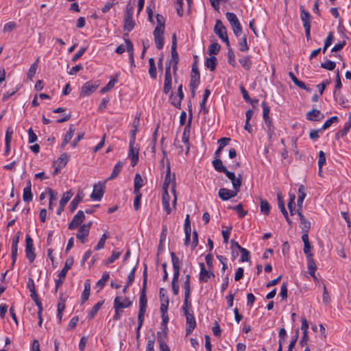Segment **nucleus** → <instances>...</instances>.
Here are the masks:
<instances>
[{
  "mask_svg": "<svg viewBox=\"0 0 351 351\" xmlns=\"http://www.w3.org/2000/svg\"><path fill=\"white\" fill-rule=\"evenodd\" d=\"M319 175L321 176L322 168L326 163V154L323 151H319L318 154Z\"/></svg>",
  "mask_w": 351,
  "mask_h": 351,
  "instance_id": "nucleus-52",
  "label": "nucleus"
},
{
  "mask_svg": "<svg viewBox=\"0 0 351 351\" xmlns=\"http://www.w3.org/2000/svg\"><path fill=\"white\" fill-rule=\"evenodd\" d=\"M154 42L158 49H162L164 46V32L159 29H154Z\"/></svg>",
  "mask_w": 351,
  "mask_h": 351,
  "instance_id": "nucleus-14",
  "label": "nucleus"
},
{
  "mask_svg": "<svg viewBox=\"0 0 351 351\" xmlns=\"http://www.w3.org/2000/svg\"><path fill=\"white\" fill-rule=\"evenodd\" d=\"M221 47L217 43H212L208 49L210 56L217 55L220 51Z\"/></svg>",
  "mask_w": 351,
  "mask_h": 351,
  "instance_id": "nucleus-53",
  "label": "nucleus"
},
{
  "mask_svg": "<svg viewBox=\"0 0 351 351\" xmlns=\"http://www.w3.org/2000/svg\"><path fill=\"white\" fill-rule=\"evenodd\" d=\"M133 13L134 8L127 6L124 15L123 29L124 31H127L128 32H131L135 25L134 21L132 19Z\"/></svg>",
  "mask_w": 351,
  "mask_h": 351,
  "instance_id": "nucleus-3",
  "label": "nucleus"
},
{
  "mask_svg": "<svg viewBox=\"0 0 351 351\" xmlns=\"http://www.w3.org/2000/svg\"><path fill=\"white\" fill-rule=\"evenodd\" d=\"M336 66V63L331 60H327L325 62L321 64V67L329 71H332Z\"/></svg>",
  "mask_w": 351,
  "mask_h": 351,
  "instance_id": "nucleus-64",
  "label": "nucleus"
},
{
  "mask_svg": "<svg viewBox=\"0 0 351 351\" xmlns=\"http://www.w3.org/2000/svg\"><path fill=\"white\" fill-rule=\"evenodd\" d=\"M20 234H21L20 232H17L16 236L12 239V253H11L12 259V266L14 265V263L16 262V260L17 252H18V244H19V235H20Z\"/></svg>",
  "mask_w": 351,
  "mask_h": 351,
  "instance_id": "nucleus-19",
  "label": "nucleus"
},
{
  "mask_svg": "<svg viewBox=\"0 0 351 351\" xmlns=\"http://www.w3.org/2000/svg\"><path fill=\"white\" fill-rule=\"evenodd\" d=\"M89 232L86 231V230L80 228L76 237L79 239L82 243H85L87 241V237L88 236Z\"/></svg>",
  "mask_w": 351,
  "mask_h": 351,
  "instance_id": "nucleus-46",
  "label": "nucleus"
},
{
  "mask_svg": "<svg viewBox=\"0 0 351 351\" xmlns=\"http://www.w3.org/2000/svg\"><path fill=\"white\" fill-rule=\"evenodd\" d=\"M263 119H264V121L268 128L267 134H268L269 138H271L272 137L273 134H274L275 128L273 125L271 119H270L269 117L267 118H264Z\"/></svg>",
  "mask_w": 351,
  "mask_h": 351,
  "instance_id": "nucleus-48",
  "label": "nucleus"
},
{
  "mask_svg": "<svg viewBox=\"0 0 351 351\" xmlns=\"http://www.w3.org/2000/svg\"><path fill=\"white\" fill-rule=\"evenodd\" d=\"M149 73L152 78L156 79V67L155 65V62L154 58H149Z\"/></svg>",
  "mask_w": 351,
  "mask_h": 351,
  "instance_id": "nucleus-49",
  "label": "nucleus"
},
{
  "mask_svg": "<svg viewBox=\"0 0 351 351\" xmlns=\"http://www.w3.org/2000/svg\"><path fill=\"white\" fill-rule=\"evenodd\" d=\"M169 200L170 197L168 193V191L166 189L162 191V204L164 210L166 211L167 215H169L171 213V208L169 206Z\"/></svg>",
  "mask_w": 351,
  "mask_h": 351,
  "instance_id": "nucleus-25",
  "label": "nucleus"
},
{
  "mask_svg": "<svg viewBox=\"0 0 351 351\" xmlns=\"http://www.w3.org/2000/svg\"><path fill=\"white\" fill-rule=\"evenodd\" d=\"M171 258L173 269V277L172 281L178 282L180 276V260L174 252H171Z\"/></svg>",
  "mask_w": 351,
  "mask_h": 351,
  "instance_id": "nucleus-10",
  "label": "nucleus"
},
{
  "mask_svg": "<svg viewBox=\"0 0 351 351\" xmlns=\"http://www.w3.org/2000/svg\"><path fill=\"white\" fill-rule=\"evenodd\" d=\"M144 185L143 180L139 173H136L134 177V193L140 192V189Z\"/></svg>",
  "mask_w": 351,
  "mask_h": 351,
  "instance_id": "nucleus-30",
  "label": "nucleus"
},
{
  "mask_svg": "<svg viewBox=\"0 0 351 351\" xmlns=\"http://www.w3.org/2000/svg\"><path fill=\"white\" fill-rule=\"evenodd\" d=\"M199 78H200V75L198 71V69H197V66L196 65V62H195V64L192 66L191 80H190V87L191 88L193 94H195V90L199 84Z\"/></svg>",
  "mask_w": 351,
  "mask_h": 351,
  "instance_id": "nucleus-5",
  "label": "nucleus"
},
{
  "mask_svg": "<svg viewBox=\"0 0 351 351\" xmlns=\"http://www.w3.org/2000/svg\"><path fill=\"white\" fill-rule=\"evenodd\" d=\"M226 16L235 36H240L242 32V27L237 15L233 12H228L226 13Z\"/></svg>",
  "mask_w": 351,
  "mask_h": 351,
  "instance_id": "nucleus-1",
  "label": "nucleus"
},
{
  "mask_svg": "<svg viewBox=\"0 0 351 351\" xmlns=\"http://www.w3.org/2000/svg\"><path fill=\"white\" fill-rule=\"evenodd\" d=\"M65 308V300L62 298V297H60L58 303V313L57 317L59 319V322L60 323L62 317V313Z\"/></svg>",
  "mask_w": 351,
  "mask_h": 351,
  "instance_id": "nucleus-39",
  "label": "nucleus"
},
{
  "mask_svg": "<svg viewBox=\"0 0 351 351\" xmlns=\"http://www.w3.org/2000/svg\"><path fill=\"white\" fill-rule=\"evenodd\" d=\"M226 176L231 180L233 189L236 190H240V187L241 186L242 182V176L241 175H239V176L237 178L235 176L234 173L226 171L225 173Z\"/></svg>",
  "mask_w": 351,
  "mask_h": 351,
  "instance_id": "nucleus-13",
  "label": "nucleus"
},
{
  "mask_svg": "<svg viewBox=\"0 0 351 351\" xmlns=\"http://www.w3.org/2000/svg\"><path fill=\"white\" fill-rule=\"evenodd\" d=\"M139 123V119L136 117L133 122V129L130 132V141H136V134L138 131V125Z\"/></svg>",
  "mask_w": 351,
  "mask_h": 351,
  "instance_id": "nucleus-45",
  "label": "nucleus"
},
{
  "mask_svg": "<svg viewBox=\"0 0 351 351\" xmlns=\"http://www.w3.org/2000/svg\"><path fill=\"white\" fill-rule=\"evenodd\" d=\"M171 182V168H170V162L169 160H167V172L165 175V181L162 186V190L165 191V189L168 191L169 186Z\"/></svg>",
  "mask_w": 351,
  "mask_h": 351,
  "instance_id": "nucleus-31",
  "label": "nucleus"
},
{
  "mask_svg": "<svg viewBox=\"0 0 351 351\" xmlns=\"http://www.w3.org/2000/svg\"><path fill=\"white\" fill-rule=\"evenodd\" d=\"M300 17L301 20L303 23V26L304 27H311V15L309 12L304 10V6H300Z\"/></svg>",
  "mask_w": 351,
  "mask_h": 351,
  "instance_id": "nucleus-23",
  "label": "nucleus"
},
{
  "mask_svg": "<svg viewBox=\"0 0 351 351\" xmlns=\"http://www.w3.org/2000/svg\"><path fill=\"white\" fill-rule=\"evenodd\" d=\"M128 36V34H124V40L126 44V50L129 53V60L131 65L134 64V47L132 43L130 41L129 38H127Z\"/></svg>",
  "mask_w": 351,
  "mask_h": 351,
  "instance_id": "nucleus-20",
  "label": "nucleus"
},
{
  "mask_svg": "<svg viewBox=\"0 0 351 351\" xmlns=\"http://www.w3.org/2000/svg\"><path fill=\"white\" fill-rule=\"evenodd\" d=\"M123 166V162H121V161H119L114 167L113 168V171L110 175V176L109 177V180H113L115 178H117L118 176V175L119 174V173L121 171V169H122V167Z\"/></svg>",
  "mask_w": 351,
  "mask_h": 351,
  "instance_id": "nucleus-42",
  "label": "nucleus"
},
{
  "mask_svg": "<svg viewBox=\"0 0 351 351\" xmlns=\"http://www.w3.org/2000/svg\"><path fill=\"white\" fill-rule=\"evenodd\" d=\"M114 303L117 307L121 308H128L132 305V302L129 298L122 300L121 297L117 296L114 300Z\"/></svg>",
  "mask_w": 351,
  "mask_h": 351,
  "instance_id": "nucleus-26",
  "label": "nucleus"
},
{
  "mask_svg": "<svg viewBox=\"0 0 351 351\" xmlns=\"http://www.w3.org/2000/svg\"><path fill=\"white\" fill-rule=\"evenodd\" d=\"M351 128V113H349L348 114V120L346 122L343 128L341 130H339L337 133V136H340L341 137L344 136L348 134L350 129Z\"/></svg>",
  "mask_w": 351,
  "mask_h": 351,
  "instance_id": "nucleus-36",
  "label": "nucleus"
},
{
  "mask_svg": "<svg viewBox=\"0 0 351 351\" xmlns=\"http://www.w3.org/2000/svg\"><path fill=\"white\" fill-rule=\"evenodd\" d=\"M277 199H278V208H280L281 213H282L283 215H287V213H288L285 208L283 197L280 193H278L277 194Z\"/></svg>",
  "mask_w": 351,
  "mask_h": 351,
  "instance_id": "nucleus-50",
  "label": "nucleus"
},
{
  "mask_svg": "<svg viewBox=\"0 0 351 351\" xmlns=\"http://www.w3.org/2000/svg\"><path fill=\"white\" fill-rule=\"evenodd\" d=\"M110 278L109 272H104L102 275L101 278L97 282V286L99 287L100 289H101L106 285V282Z\"/></svg>",
  "mask_w": 351,
  "mask_h": 351,
  "instance_id": "nucleus-57",
  "label": "nucleus"
},
{
  "mask_svg": "<svg viewBox=\"0 0 351 351\" xmlns=\"http://www.w3.org/2000/svg\"><path fill=\"white\" fill-rule=\"evenodd\" d=\"M99 86V84L95 82H87L82 87L80 97H86L93 93Z\"/></svg>",
  "mask_w": 351,
  "mask_h": 351,
  "instance_id": "nucleus-6",
  "label": "nucleus"
},
{
  "mask_svg": "<svg viewBox=\"0 0 351 351\" xmlns=\"http://www.w3.org/2000/svg\"><path fill=\"white\" fill-rule=\"evenodd\" d=\"M228 208L235 210L239 218H243L247 213V212L243 209L242 204H239L234 206H228Z\"/></svg>",
  "mask_w": 351,
  "mask_h": 351,
  "instance_id": "nucleus-41",
  "label": "nucleus"
},
{
  "mask_svg": "<svg viewBox=\"0 0 351 351\" xmlns=\"http://www.w3.org/2000/svg\"><path fill=\"white\" fill-rule=\"evenodd\" d=\"M333 95H334V98L335 99V101L341 106H342L343 107L346 108V104L347 103V100L346 99L341 95V93L337 90H335L334 92H333Z\"/></svg>",
  "mask_w": 351,
  "mask_h": 351,
  "instance_id": "nucleus-40",
  "label": "nucleus"
},
{
  "mask_svg": "<svg viewBox=\"0 0 351 351\" xmlns=\"http://www.w3.org/2000/svg\"><path fill=\"white\" fill-rule=\"evenodd\" d=\"M228 62L232 66H236L235 56L233 50L230 47L228 50Z\"/></svg>",
  "mask_w": 351,
  "mask_h": 351,
  "instance_id": "nucleus-63",
  "label": "nucleus"
},
{
  "mask_svg": "<svg viewBox=\"0 0 351 351\" xmlns=\"http://www.w3.org/2000/svg\"><path fill=\"white\" fill-rule=\"evenodd\" d=\"M33 194L32 193V184L31 181L27 182L26 186L23 189V199L25 202L29 203L32 201Z\"/></svg>",
  "mask_w": 351,
  "mask_h": 351,
  "instance_id": "nucleus-21",
  "label": "nucleus"
},
{
  "mask_svg": "<svg viewBox=\"0 0 351 351\" xmlns=\"http://www.w3.org/2000/svg\"><path fill=\"white\" fill-rule=\"evenodd\" d=\"M68 160H69V156H68L67 154L64 153V154H61V156L58 158V159L57 160L58 165L60 167V169H62V167H64L68 162Z\"/></svg>",
  "mask_w": 351,
  "mask_h": 351,
  "instance_id": "nucleus-55",
  "label": "nucleus"
},
{
  "mask_svg": "<svg viewBox=\"0 0 351 351\" xmlns=\"http://www.w3.org/2000/svg\"><path fill=\"white\" fill-rule=\"evenodd\" d=\"M297 213L300 217V227L302 229V232H308L311 228L310 221L307 219H306V217L302 215V212L300 211V210H297Z\"/></svg>",
  "mask_w": 351,
  "mask_h": 351,
  "instance_id": "nucleus-22",
  "label": "nucleus"
},
{
  "mask_svg": "<svg viewBox=\"0 0 351 351\" xmlns=\"http://www.w3.org/2000/svg\"><path fill=\"white\" fill-rule=\"evenodd\" d=\"M191 119L189 120L188 125L184 128V132L182 136V142L186 145V154H188L190 149L189 145V134H190V124H191Z\"/></svg>",
  "mask_w": 351,
  "mask_h": 351,
  "instance_id": "nucleus-24",
  "label": "nucleus"
},
{
  "mask_svg": "<svg viewBox=\"0 0 351 351\" xmlns=\"http://www.w3.org/2000/svg\"><path fill=\"white\" fill-rule=\"evenodd\" d=\"M270 205L269 202L265 199L261 200V211L265 215H269L270 212Z\"/></svg>",
  "mask_w": 351,
  "mask_h": 351,
  "instance_id": "nucleus-56",
  "label": "nucleus"
},
{
  "mask_svg": "<svg viewBox=\"0 0 351 351\" xmlns=\"http://www.w3.org/2000/svg\"><path fill=\"white\" fill-rule=\"evenodd\" d=\"M217 63V60L216 57L212 56L209 58H207L205 61V66L210 69V71H214L215 70L216 66Z\"/></svg>",
  "mask_w": 351,
  "mask_h": 351,
  "instance_id": "nucleus-37",
  "label": "nucleus"
},
{
  "mask_svg": "<svg viewBox=\"0 0 351 351\" xmlns=\"http://www.w3.org/2000/svg\"><path fill=\"white\" fill-rule=\"evenodd\" d=\"M182 99L174 95L173 93H171L169 97L171 104L178 108H180Z\"/></svg>",
  "mask_w": 351,
  "mask_h": 351,
  "instance_id": "nucleus-54",
  "label": "nucleus"
},
{
  "mask_svg": "<svg viewBox=\"0 0 351 351\" xmlns=\"http://www.w3.org/2000/svg\"><path fill=\"white\" fill-rule=\"evenodd\" d=\"M171 59L170 62L166 64V66L169 65V64H171V62L178 64L179 56H178V53L177 51L176 48H174V47L171 48Z\"/></svg>",
  "mask_w": 351,
  "mask_h": 351,
  "instance_id": "nucleus-61",
  "label": "nucleus"
},
{
  "mask_svg": "<svg viewBox=\"0 0 351 351\" xmlns=\"http://www.w3.org/2000/svg\"><path fill=\"white\" fill-rule=\"evenodd\" d=\"M171 75L170 71V64L166 66L165 83L163 91L165 94H168L171 88Z\"/></svg>",
  "mask_w": 351,
  "mask_h": 351,
  "instance_id": "nucleus-15",
  "label": "nucleus"
},
{
  "mask_svg": "<svg viewBox=\"0 0 351 351\" xmlns=\"http://www.w3.org/2000/svg\"><path fill=\"white\" fill-rule=\"evenodd\" d=\"M117 78H118V75H116L113 78L110 79V80L108 82V83L101 89L100 92L101 93H105L109 91L110 90H111L114 87L115 84L117 82V80H118Z\"/></svg>",
  "mask_w": 351,
  "mask_h": 351,
  "instance_id": "nucleus-44",
  "label": "nucleus"
},
{
  "mask_svg": "<svg viewBox=\"0 0 351 351\" xmlns=\"http://www.w3.org/2000/svg\"><path fill=\"white\" fill-rule=\"evenodd\" d=\"M339 121V118L337 116H334L328 119L325 121L322 127L321 128L322 130H325L328 129L332 123H337Z\"/></svg>",
  "mask_w": 351,
  "mask_h": 351,
  "instance_id": "nucleus-59",
  "label": "nucleus"
},
{
  "mask_svg": "<svg viewBox=\"0 0 351 351\" xmlns=\"http://www.w3.org/2000/svg\"><path fill=\"white\" fill-rule=\"evenodd\" d=\"M85 219L84 213L82 210H78L77 214L73 217L71 221L69 223L68 228L73 230L80 226Z\"/></svg>",
  "mask_w": 351,
  "mask_h": 351,
  "instance_id": "nucleus-11",
  "label": "nucleus"
},
{
  "mask_svg": "<svg viewBox=\"0 0 351 351\" xmlns=\"http://www.w3.org/2000/svg\"><path fill=\"white\" fill-rule=\"evenodd\" d=\"M184 316L186 321V335L188 336L191 334L196 327V321L193 313H187Z\"/></svg>",
  "mask_w": 351,
  "mask_h": 351,
  "instance_id": "nucleus-12",
  "label": "nucleus"
},
{
  "mask_svg": "<svg viewBox=\"0 0 351 351\" xmlns=\"http://www.w3.org/2000/svg\"><path fill=\"white\" fill-rule=\"evenodd\" d=\"M156 21H157V26L155 27V29H159L160 31H165V19L163 17L162 15L157 14L156 16Z\"/></svg>",
  "mask_w": 351,
  "mask_h": 351,
  "instance_id": "nucleus-51",
  "label": "nucleus"
},
{
  "mask_svg": "<svg viewBox=\"0 0 351 351\" xmlns=\"http://www.w3.org/2000/svg\"><path fill=\"white\" fill-rule=\"evenodd\" d=\"M213 165L214 169L218 172L225 173L227 171L226 167L223 166V162L220 158H215L213 160Z\"/></svg>",
  "mask_w": 351,
  "mask_h": 351,
  "instance_id": "nucleus-34",
  "label": "nucleus"
},
{
  "mask_svg": "<svg viewBox=\"0 0 351 351\" xmlns=\"http://www.w3.org/2000/svg\"><path fill=\"white\" fill-rule=\"evenodd\" d=\"M73 195V193L71 191H68L63 193L62 198L60 201L59 208L57 210V214L60 215L62 212L64 210V206Z\"/></svg>",
  "mask_w": 351,
  "mask_h": 351,
  "instance_id": "nucleus-18",
  "label": "nucleus"
},
{
  "mask_svg": "<svg viewBox=\"0 0 351 351\" xmlns=\"http://www.w3.org/2000/svg\"><path fill=\"white\" fill-rule=\"evenodd\" d=\"M135 141H130L128 157L131 160V165L134 167L138 160V148L134 147Z\"/></svg>",
  "mask_w": 351,
  "mask_h": 351,
  "instance_id": "nucleus-9",
  "label": "nucleus"
},
{
  "mask_svg": "<svg viewBox=\"0 0 351 351\" xmlns=\"http://www.w3.org/2000/svg\"><path fill=\"white\" fill-rule=\"evenodd\" d=\"M104 303V301L98 302L96 304L94 305V306L92 308L90 311L89 312L88 317L90 319H92L95 317V315L97 314L98 311L101 307L102 304Z\"/></svg>",
  "mask_w": 351,
  "mask_h": 351,
  "instance_id": "nucleus-58",
  "label": "nucleus"
},
{
  "mask_svg": "<svg viewBox=\"0 0 351 351\" xmlns=\"http://www.w3.org/2000/svg\"><path fill=\"white\" fill-rule=\"evenodd\" d=\"M39 58H38L35 62H34L29 67V71L27 73V77L28 80H31L33 77L35 75L37 68H38V62Z\"/></svg>",
  "mask_w": 351,
  "mask_h": 351,
  "instance_id": "nucleus-47",
  "label": "nucleus"
},
{
  "mask_svg": "<svg viewBox=\"0 0 351 351\" xmlns=\"http://www.w3.org/2000/svg\"><path fill=\"white\" fill-rule=\"evenodd\" d=\"M90 283L89 280H87L84 284V289L82 292L81 300L82 303L85 302L87 301L90 296Z\"/></svg>",
  "mask_w": 351,
  "mask_h": 351,
  "instance_id": "nucleus-33",
  "label": "nucleus"
},
{
  "mask_svg": "<svg viewBox=\"0 0 351 351\" xmlns=\"http://www.w3.org/2000/svg\"><path fill=\"white\" fill-rule=\"evenodd\" d=\"M145 268L143 274V287L141 290L140 299H139V308L147 309V298H146V288L147 282V265H145Z\"/></svg>",
  "mask_w": 351,
  "mask_h": 351,
  "instance_id": "nucleus-2",
  "label": "nucleus"
},
{
  "mask_svg": "<svg viewBox=\"0 0 351 351\" xmlns=\"http://www.w3.org/2000/svg\"><path fill=\"white\" fill-rule=\"evenodd\" d=\"M305 189V186L302 184H301L298 189L299 195L298 198L297 206L298 207V210H300V211L302 210L303 202L306 196Z\"/></svg>",
  "mask_w": 351,
  "mask_h": 351,
  "instance_id": "nucleus-27",
  "label": "nucleus"
},
{
  "mask_svg": "<svg viewBox=\"0 0 351 351\" xmlns=\"http://www.w3.org/2000/svg\"><path fill=\"white\" fill-rule=\"evenodd\" d=\"M158 341L160 344V351H170L169 346L165 341L160 337V333L158 332Z\"/></svg>",
  "mask_w": 351,
  "mask_h": 351,
  "instance_id": "nucleus-62",
  "label": "nucleus"
},
{
  "mask_svg": "<svg viewBox=\"0 0 351 351\" xmlns=\"http://www.w3.org/2000/svg\"><path fill=\"white\" fill-rule=\"evenodd\" d=\"M214 32L219 37L227 33L226 27L223 25V23L219 19H217L216 21V23H215V25L214 27Z\"/></svg>",
  "mask_w": 351,
  "mask_h": 351,
  "instance_id": "nucleus-28",
  "label": "nucleus"
},
{
  "mask_svg": "<svg viewBox=\"0 0 351 351\" xmlns=\"http://www.w3.org/2000/svg\"><path fill=\"white\" fill-rule=\"evenodd\" d=\"M73 264V258H68L65 262L64 267L62 268V269L59 273L58 277L60 278H64L66 275V273L71 269Z\"/></svg>",
  "mask_w": 351,
  "mask_h": 351,
  "instance_id": "nucleus-29",
  "label": "nucleus"
},
{
  "mask_svg": "<svg viewBox=\"0 0 351 351\" xmlns=\"http://www.w3.org/2000/svg\"><path fill=\"white\" fill-rule=\"evenodd\" d=\"M25 255L30 263L34 261L36 254L34 253L33 240L29 234H27L25 238Z\"/></svg>",
  "mask_w": 351,
  "mask_h": 351,
  "instance_id": "nucleus-4",
  "label": "nucleus"
},
{
  "mask_svg": "<svg viewBox=\"0 0 351 351\" xmlns=\"http://www.w3.org/2000/svg\"><path fill=\"white\" fill-rule=\"evenodd\" d=\"M74 133H75V128H74L73 125H71L69 126V130L66 132V134H65L64 140L62 143V145H61L62 147H64L68 143L70 142L72 137L73 136Z\"/></svg>",
  "mask_w": 351,
  "mask_h": 351,
  "instance_id": "nucleus-32",
  "label": "nucleus"
},
{
  "mask_svg": "<svg viewBox=\"0 0 351 351\" xmlns=\"http://www.w3.org/2000/svg\"><path fill=\"white\" fill-rule=\"evenodd\" d=\"M307 262H308V269L310 275L312 277H313L315 279H316L315 273L317 269V267H316L315 263L314 262V261L313 259L312 256L308 255V257H307Z\"/></svg>",
  "mask_w": 351,
  "mask_h": 351,
  "instance_id": "nucleus-35",
  "label": "nucleus"
},
{
  "mask_svg": "<svg viewBox=\"0 0 351 351\" xmlns=\"http://www.w3.org/2000/svg\"><path fill=\"white\" fill-rule=\"evenodd\" d=\"M240 190H230L226 188H221L219 189L218 195L221 199L223 201H227L232 197L237 195Z\"/></svg>",
  "mask_w": 351,
  "mask_h": 351,
  "instance_id": "nucleus-8",
  "label": "nucleus"
},
{
  "mask_svg": "<svg viewBox=\"0 0 351 351\" xmlns=\"http://www.w3.org/2000/svg\"><path fill=\"white\" fill-rule=\"evenodd\" d=\"M239 62L245 70H250L252 67V62L249 56L239 59Z\"/></svg>",
  "mask_w": 351,
  "mask_h": 351,
  "instance_id": "nucleus-43",
  "label": "nucleus"
},
{
  "mask_svg": "<svg viewBox=\"0 0 351 351\" xmlns=\"http://www.w3.org/2000/svg\"><path fill=\"white\" fill-rule=\"evenodd\" d=\"M306 118L308 121H319L324 118V114L321 112L320 110L317 109H313L307 112Z\"/></svg>",
  "mask_w": 351,
  "mask_h": 351,
  "instance_id": "nucleus-16",
  "label": "nucleus"
},
{
  "mask_svg": "<svg viewBox=\"0 0 351 351\" xmlns=\"http://www.w3.org/2000/svg\"><path fill=\"white\" fill-rule=\"evenodd\" d=\"M108 238L106 233H104L101 237L97 245L95 247V250H99L104 247L106 240Z\"/></svg>",
  "mask_w": 351,
  "mask_h": 351,
  "instance_id": "nucleus-60",
  "label": "nucleus"
},
{
  "mask_svg": "<svg viewBox=\"0 0 351 351\" xmlns=\"http://www.w3.org/2000/svg\"><path fill=\"white\" fill-rule=\"evenodd\" d=\"M104 193V186L101 184L99 183L95 184L93 188V191L90 195V198L93 200H100Z\"/></svg>",
  "mask_w": 351,
  "mask_h": 351,
  "instance_id": "nucleus-17",
  "label": "nucleus"
},
{
  "mask_svg": "<svg viewBox=\"0 0 351 351\" xmlns=\"http://www.w3.org/2000/svg\"><path fill=\"white\" fill-rule=\"evenodd\" d=\"M83 194L82 193L79 192L76 196L74 197V199L72 200V202L70 204V210L71 212H73L77 207L80 202L82 201L83 198Z\"/></svg>",
  "mask_w": 351,
  "mask_h": 351,
  "instance_id": "nucleus-38",
  "label": "nucleus"
},
{
  "mask_svg": "<svg viewBox=\"0 0 351 351\" xmlns=\"http://www.w3.org/2000/svg\"><path fill=\"white\" fill-rule=\"evenodd\" d=\"M200 273H199V282H206L210 278H215V274L211 269L207 270L205 267L204 263H199Z\"/></svg>",
  "mask_w": 351,
  "mask_h": 351,
  "instance_id": "nucleus-7",
  "label": "nucleus"
}]
</instances>
